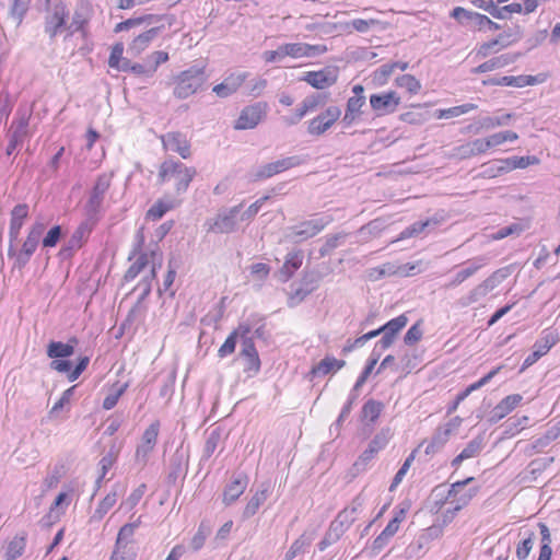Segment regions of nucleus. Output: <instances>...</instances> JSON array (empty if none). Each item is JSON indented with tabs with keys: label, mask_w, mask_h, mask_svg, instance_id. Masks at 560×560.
<instances>
[{
	"label": "nucleus",
	"mask_w": 560,
	"mask_h": 560,
	"mask_svg": "<svg viewBox=\"0 0 560 560\" xmlns=\"http://www.w3.org/2000/svg\"><path fill=\"white\" fill-rule=\"evenodd\" d=\"M196 175L197 170L195 167L170 158L159 165L158 184H172L174 191L180 195L187 191Z\"/></svg>",
	"instance_id": "obj_1"
},
{
	"label": "nucleus",
	"mask_w": 560,
	"mask_h": 560,
	"mask_svg": "<svg viewBox=\"0 0 560 560\" xmlns=\"http://www.w3.org/2000/svg\"><path fill=\"white\" fill-rule=\"evenodd\" d=\"M207 82L205 67L192 66L173 79L175 97L185 100L200 91Z\"/></svg>",
	"instance_id": "obj_2"
},
{
	"label": "nucleus",
	"mask_w": 560,
	"mask_h": 560,
	"mask_svg": "<svg viewBox=\"0 0 560 560\" xmlns=\"http://www.w3.org/2000/svg\"><path fill=\"white\" fill-rule=\"evenodd\" d=\"M511 273L510 267H503L492 272L488 278L472 288L468 294L457 300V305L460 307H468L481 299L486 298L489 292L495 289L504 279Z\"/></svg>",
	"instance_id": "obj_3"
},
{
	"label": "nucleus",
	"mask_w": 560,
	"mask_h": 560,
	"mask_svg": "<svg viewBox=\"0 0 560 560\" xmlns=\"http://www.w3.org/2000/svg\"><path fill=\"white\" fill-rule=\"evenodd\" d=\"M69 19V10L62 0H57L46 12L44 31L49 38H55L63 30H66Z\"/></svg>",
	"instance_id": "obj_4"
},
{
	"label": "nucleus",
	"mask_w": 560,
	"mask_h": 560,
	"mask_svg": "<svg viewBox=\"0 0 560 560\" xmlns=\"http://www.w3.org/2000/svg\"><path fill=\"white\" fill-rule=\"evenodd\" d=\"M268 104L266 102H257L245 106L234 122V129L246 130L253 129L266 117Z\"/></svg>",
	"instance_id": "obj_5"
},
{
	"label": "nucleus",
	"mask_w": 560,
	"mask_h": 560,
	"mask_svg": "<svg viewBox=\"0 0 560 560\" xmlns=\"http://www.w3.org/2000/svg\"><path fill=\"white\" fill-rule=\"evenodd\" d=\"M302 160L299 156H288L281 160L267 163L253 174V180H264L275 175L281 174L290 168L296 167L302 164Z\"/></svg>",
	"instance_id": "obj_6"
},
{
	"label": "nucleus",
	"mask_w": 560,
	"mask_h": 560,
	"mask_svg": "<svg viewBox=\"0 0 560 560\" xmlns=\"http://www.w3.org/2000/svg\"><path fill=\"white\" fill-rule=\"evenodd\" d=\"M43 231L44 224L40 222L33 224L30 229L28 234L25 241L23 242L20 252L15 255V264L20 268L24 267L28 262L31 256L36 250Z\"/></svg>",
	"instance_id": "obj_7"
},
{
	"label": "nucleus",
	"mask_w": 560,
	"mask_h": 560,
	"mask_svg": "<svg viewBox=\"0 0 560 560\" xmlns=\"http://www.w3.org/2000/svg\"><path fill=\"white\" fill-rule=\"evenodd\" d=\"M161 142L166 151L177 153L182 159L191 156V143L187 136L180 131H171L161 137Z\"/></svg>",
	"instance_id": "obj_8"
},
{
	"label": "nucleus",
	"mask_w": 560,
	"mask_h": 560,
	"mask_svg": "<svg viewBox=\"0 0 560 560\" xmlns=\"http://www.w3.org/2000/svg\"><path fill=\"white\" fill-rule=\"evenodd\" d=\"M388 431L382 430L369 443L368 448L352 464V470L355 472L363 471L374 456L383 450L388 443Z\"/></svg>",
	"instance_id": "obj_9"
},
{
	"label": "nucleus",
	"mask_w": 560,
	"mask_h": 560,
	"mask_svg": "<svg viewBox=\"0 0 560 560\" xmlns=\"http://www.w3.org/2000/svg\"><path fill=\"white\" fill-rule=\"evenodd\" d=\"M241 206H235L229 211L217 214L213 219L207 221V232L214 234H226L235 230L236 215L240 212Z\"/></svg>",
	"instance_id": "obj_10"
},
{
	"label": "nucleus",
	"mask_w": 560,
	"mask_h": 560,
	"mask_svg": "<svg viewBox=\"0 0 560 560\" xmlns=\"http://www.w3.org/2000/svg\"><path fill=\"white\" fill-rule=\"evenodd\" d=\"M341 116L338 106H329L325 112L310 120L307 131L311 135L319 136L327 131Z\"/></svg>",
	"instance_id": "obj_11"
},
{
	"label": "nucleus",
	"mask_w": 560,
	"mask_h": 560,
	"mask_svg": "<svg viewBox=\"0 0 560 560\" xmlns=\"http://www.w3.org/2000/svg\"><path fill=\"white\" fill-rule=\"evenodd\" d=\"M399 104L400 97L395 91L372 94L370 96L371 108L377 114V116L394 113Z\"/></svg>",
	"instance_id": "obj_12"
},
{
	"label": "nucleus",
	"mask_w": 560,
	"mask_h": 560,
	"mask_svg": "<svg viewBox=\"0 0 560 560\" xmlns=\"http://www.w3.org/2000/svg\"><path fill=\"white\" fill-rule=\"evenodd\" d=\"M337 70L332 68H324L317 71H307L301 78L302 81L317 90H324L337 82Z\"/></svg>",
	"instance_id": "obj_13"
},
{
	"label": "nucleus",
	"mask_w": 560,
	"mask_h": 560,
	"mask_svg": "<svg viewBox=\"0 0 560 560\" xmlns=\"http://www.w3.org/2000/svg\"><path fill=\"white\" fill-rule=\"evenodd\" d=\"M287 58L302 59L314 58L327 51V47L323 44L311 45L307 43H285L283 44Z\"/></svg>",
	"instance_id": "obj_14"
},
{
	"label": "nucleus",
	"mask_w": 560,
	"mask_h": 560,
	"mask_svg": "<svg viewBox=\"0 0 560 560\" xmlns=\"http://www.w3.org/2000/svg\"><path fill=\"white\" fill-rule=\"evenodd\" d=\"M248 74L247 72H233L225 79L212 88V92L220 98H225L236 93L244 84Z\"/></svg>",
	"instance_id": "obj_15"
},
{
	"label": "nucleus",
	"mask_w": 560,
	"mask_h": 560,
	"mask_svg": "<svg viewBox=\"0 0 560 560\" xmlns=\"http://www.w3.org/2000/svg\"><path fill=\"white\" fill-rule=\"evenodd\" d=\"M474 479H475L474 477H468L464 480L455 481L454 483H452V486L448 490L447 497H446V500L453 499L452 502H456L455 506L452 510V514H455L456 512L462 510L464 506H466L470 502V500L476 495L477 489H470L468 492H466L457 498L458 492L465 486H467L468 483L474 481Z\"/></svg>",
	"instance_id": "obj_16"
},
{
	"label": "nucleus",
	"mask_w": 560,
	"mask_h": 560,
	"mask_svg": "<svg viewBox=\"0 0 560 560\" xmlns=\"http://www.w3.org/2000/svg\"><path fill=\"white\" fill-rule=\"evenodd\" d=\"M474 479H475L474 477H468L464 480L455 481L454 483H452V486L448 490L447 497H446V500L453 499L452 502H456L455 506L452 510V514H455L456 512L462 510L464 506H466L470 502V500L476 495L477 489H470L468 492H466L457 498L458 492L465 486H467L468 483L474 481Z\"/></svg>",
	"instance_id": "obj_17"
},
{
	"label": "nucleus",
	"mask_w": 560,
	"mask_h": 560,
	"mask_svg": "<svg viewBox=\"0 0 560 560\" xmlns=\"http://www.w3.org/2000/svg\"><path fill=\"white\" fill-rule=\"evenodd\" d=\"M474 479H475L474 477H468L464 480L455 481L454 483H452V486L448 490L447 497H446V500L453 499L452 502H456L455 506L452 510V514H455L456 512L462 510L464 506H466L470 502V500L476 495L477 489H470L468 492H466L457 498L458 492L465 486H467L468 483L474 481Z\"/></svg>",
	"instance_id": "obj_18"
},
{
	"label": "nucleus",
	"mask_w": 560,
	"mask_h": 560,
	"mask_svg": "<svg viewBox=\"0 0 560 560\" xmlns=\"http://www.w3.org/2000/svg\"><path fill=\"white\" fill-rule=\"evenodd\" d=\"M474 479H475L474 477H468L464 480L455 481L454 483H452V486L448 490L447 497H446V500L453 499L452 502H456L455 506L452 510V514H455L456 512L462 510L464 506H466L470 502V500L476 495L477 489H470L468 492H466L457 498L458 492L465 486H467L468 483L474 481Z\"/></svg>",
	"instance_id": "obj_19"
},
{
	"label": "nucleus",
	"mask_w": 560,
	"mask_h": 560,
	"mask_svg": "<svg viewBox=\"0 0 560 560\" xmlns=\"http://www.w3.org/2000/svg\"><path fill=\"white\" fill-rule=\"evenodd\" d=\"M90 363L89 357H80L74 369H71V362L69 360H58L50 362V369L58 373H66L67 378L70 382L77 381L80 375L86 370Z\"/></svg>",
	"instance_id": "obj_20"
},
{
	"label": "nucleus",
	"mask_w": 560,
	"mask_h": 560,
	"mask_svg": "<svg viewBox=\"0 0 560 560\" xmlns=\"http://www.w3.org/2000/svg\"><path fill=\"white\" fill-rule=\"evenodd\" d=\"M27 545V533L21 530L16 533L12 538L8 539L3 547V557L5 560H16L21 558L26 549Z\"/></svg>",
	"instance_id": "obj_21"
},
{
	"label": "nucleus",
	"mask_w": 560,
	"mask_h": 560,
	"mask_svg": "<svg viewBox=\"0 0 560 560\" xmlns=\"http://www.w3.org/2000/svg\"><path fill=\"white\" fill-rule=\"evenodd\" d=\"M241 355L245 359L244 371L249 375H256L260 370V359L252 338L243 340Z\"/></svg>",
	"instance_id": "obj_22"
},
{
	"label": "nucleus",
	"mask_w": 560,
	"mask_h": 560,
	"mask_svg": "<svg viewBox=\"0 0 560 560\" xmlns=\"http://www.w3.org/2000/svg\"><path fill=\"white\" fill-rule=\"evenodd\" d=\"M327 222L323 219H311L291 228V235L296 241H304L317 235Z\"/></svg>",
	"instance_id": "obj_23"
},
{
	"label": "nucleus",
	"mask_w": 560,
	"mask_h": 560,
	"mask_svg": "<svg viewBox=\"0 0 560 560\" xmlns=\"http://www.w3.org/2000/svg\"><path fill=\"white\" fill-rule=\"evenodd\" d=\"M523 56V52H506L497 57H493L478 67L474 68V73H485L494 69H500L514 63L518 58Z\"/></svg>",
	"instance_id": "obj_24"
},
{
	"label": "nucleus",
	"mask_w": 560,
	"mask_h": 560,
	"mask_svg": "<svg viewBox=\"0 0 560 560\" xmlns=\"http://www.w3.org/2000/svg\"><path fill=\"white\" fill-rule=\"evenodd\" d=\"M523 397L520 394H512L504 397L490 412L489 422L497 423L503 419L508 413L515 409Z\"/></svg>",
	"instance_id": "obj_25"
},
{
	"label": "nucleus",
	"mask_w": 560,
	"mask_h": 560,
	"mask_svg": "<svg viewBox=\"0 0 560 560\" xmlns=\"http://www.w3.org/2000/svg\"><path fill=\"white\" fill-rule=\"evenodd\" d=\"M78 345V339L71 337L68 342L50 341L47 346V355L51 361L67 360L74 353V347Z\"/></svg>",
	"instance_id": "obj_26"
},
{
	"label": "nucleus",
	"mask_w": 560,
	"mask_h": 560,
	"mask_svg": "<svg viewBox=\"0 0 560 560\" xmlns=\"http://www.w3.org/2000/svg\"><path fill=\"white\" fill-rule=\"evenodd\" d=\"M95 221L86 220L81 222L71 234L68 241V248L71 250H78L84 246L88 242L92 231L94 230Z\"/></svg>",
	"instance_id": "obj_27"
},
{
	"label": "nucleus",
	"mask_w": 560,
	"mask_h": 560,
	"mask_svg": "<svg viewBox=\"0 0 560 560\" xmlns=\"http://www.w3.org/2000/svg\"><path fill=\"white\" fill-rule=\"evenodd\" d=\"M325 103V96L320 94H312L306 96L300 106L296 108L295 113L291 117L290 121L295 124L300 121L306 115L316 112L319 107H322Z\"/></svg>",
	"instance_id": "obj_28"
},
{
	"label": "nucleus",
	"mask_w": 560,
	"mask_h": 560,
	"mask_svg": "<svg viewBox=\"0 0 560 560\" xmlns=\"http://www.w3.org/2000/svg\"><path fill=\"white\" fill-rule=\"evenodd\" d=\"M303 259L304 257L302 250H292L288 253L284 258V262L279 270L280 279L283 282L290 280L293 275L302 267Z\"/></svg>",
	"instance_id": "obj_29"
},
{
	"label": "nucleus",
	"mask_w": 560,
	"mask_h": 560,
	"mask_svg": "<svg viewBox=\"0 0 560 560\" xmlns=\"http://www.w3.org/2000/svg\"><path fill=\"white\" fill-rule=\"evenodd\" d=\"M91 13L92 9L90 3L86 0H81L80 4L78 5L72 15V22L70 25V28H72V31L70 32V35L73 32L85 31L91 18Z\"/></svg>",
	"instance_id": "obj_30"
},
{
	"label": "nucleus",
	"mask_w": 560,
	"mask_h": 560,
	"mask_svg": "<svg viewBox=\"0 0 560 560\" xmlns=\"http://www.w3.org/2000/svg\"><path fill=\"white\" fill-rule=\"evenodd\" d=\"M159 432H160V422L156 420V421L152 422L143 432L142 439H141V444L137 448L138 455L139 454L147 455L154 448L156 441H158Z\"/></svg>",
	"instance_id": "obj_31"
},
{
	"label": "nucleus",
	"mask_w": 560,
	"mask_h": 560,
	"mask_svg": "<svg viewBox=\"0 0 560 560\" xmlns=\"http://www.w3.org/2000/svg\"><path fill=\"white\" fill-rule=\"evenodd\" d=\"M158 31L159 28L153 27L136 36L129 44L128 51L135 57L140 56L158 35Z\"/></svg>",
	"instance_id": "obj_32"
},
{
	"label": "nucleus",
	"mask_w": 560,
	"mask_h": 560,
	"mask_svg": "<svg viewBox=\"0 0 560 560\" xmlns=\"http://www.w3.org/2000/svg\"><path fill=\"white\" fill-rule=\"evenodd\" d=\"M28 215V206L26 203L16 205L11 211L9 234L16 238L23 226L24 220Z\"/></svg>",
	"instance_id": "obj_33"
},
{
	"label": "nucleus",
	"mask_w": 560,
	"mask_h": 560,
	"mask_svg": "<svg viewBox=\"0 0 560 560\" xmlns=\"http://www.w3.org/2000/svg\"><path fill=\"white\" fill-rule=\"evenodd\" d=\"M247 480L245 477L233 479L223 491V503L230 505L235 502L246 490Z\"/></svg>",
	"instance_id": "obj_34"
},
{
	"label": "nucleus",
	"mask_w": 560,
	"mask_h": 560,
	"mask_svg": "<svg viewBox=\"0 0 560 560\" xmlns=\"http://www.w3.org/2000/svg\"><path fill=\"white\" fill-rule=\"evenodd\" d=\"M346 362L342 360H337L332 357H326L319 363L314 365L310 373L313 377L324 376L330 373H336L341 368H343Z\"/></svg>",
	"instance_id": "obj_35"
},
{
	"label": "nucleus",
	"mask_w": 560,
	"mask_h": 560,
	"mask_svg": "<svg viewBox=\"0 0 560 560\" xmlns=\"http://www.w3.org/2000/svg\"><path fill=\"white\" fill-rule=\"evenodd\" d=\"M450 429H443L441 425L436 428L430 441H428L424 453L433 455L440 452L450 440Z\"/></svg>",
	"instance_id": "obj_36"
},
{
	"label": "nucleus",
	"mask_w": 560,
	"mask_h": 560,
	"mask_svg": "<svg viewBox=\"0 0 560 560\" xmlns=\"http://www.w3.org/2000/svg\"><path fill=\"white\" fill-rule=\"evenodd\" d=\"M118 499V493L116 491H112L107 493L95 508L91 521L100 522L104 518V516L114 508Z\"/></svg>",
	"instance_id": "obj_37"
},
{
	"label": "nucleus",
	"mask_w": 560,
	"mask_h": 560,
	"mask_svg": "<svg viewBox=\"0 0 560 560\" xmlns=\"http://www.w3.org/2000/svg\"><path fill=\"white\" fill-rule=\"evenodd\" d=\"M268 494H269V487H265L261 490L256 491L252 495L249 501L246 503L244 511H243V516L246 518L254 516L258 512L260 506L267 500Z\"/></svg>",
	"instance_id": "obj_38"
},
{
	"label": "nucleus",
	"mask_w": 560,
	"mask_h": 560,
	"mask_svg": "<svg viewBox=\"0 0 560 560\" xmlns=\"http://www.w3.org/2000/svg\"><path fill=\"white\" fill-rule=\"evenodd\" d=\"M415 110L400 114L399 119L410 125H422L430 119V113L421 104L411 105Z\"/></svg>",
	"instance_id": "obj_39"
},
{
	"label": "nucleus",
	"mask_w": 560,
	"mask_h": 560,
	"mask_svg": "<svg viewBox=\"0 0 560 560\" xmlns=\"http://www.w3.org/2000/svg\"><path fill=\"white\" fill-rule=\"evenodd\" d=\"M384 408L383 402L369 399L362 407L361 419L365 423H373L380 417Z\"/></svg>",
	"instance_id": "obj_40"
},
{
	"label": "nucleus",
	"mask_w": 560,
	"mask_h": 560,
	"mask_svg": "<svg viewBox=\"0 0 560 560\" xmlns=\"http://www.w3.org/2000/svg\"><path fill=\"white\" fill-rule=\"evenodd\" d=\"M140 525H141V516H139L137 518V521H135L132 523H127V524L122 525L118 530L115 542H119L120 545L122 544V545L131 546V544L133 542L135 533Z\"/></svg>",
	"instance_id": "obj_41"
},
{
	"label": "nucleus",
	"mask_w": 560,
	"mask_h": 560,
	"mask_svg": "<svg viewBox=\"0 0 560 560\" xmlns=\"http://www.w3.org/2000/svg\"><path fill=\"white\" fill-rule=\"evenodd\" d=\"M176 202L159 199L147 211V219L152 221L160 220L167 211L175 208Z\"/></svg>",
	"instance_id": "obj_42"
},
{
	"label": "nucleus",
	"mask_w": 560,
	"mask_h": 560,
	"mask_svg": "<svg viewBox=\"0 0 560 560\" xmlns=\"http://www.w3.org/2000/svg\"><path fill=\"white\" fill-rule=\"evenodd\" d=\"M382 353H383V351L377 349V347L375 346L373 351H372V353H371V355H370V358H369V360H368V363H366L364 370L362 371L361 375L358 377V380H357V382L354 384V389L360 388L365 383V381L368 380V377L372 373L373 369L377 364Z\"/></svg>",
	"instance_id": "obj_43"
},
{
	"label": "nucleus",
	"mask_w": 560,
	"mask_h": 560,
	"mask_svg": "<svg viewBox=\"0 0 560 560\" xmlns=\"http://www.w3.org/2000/svg\"><path fill=\"white\" fill-rule=\"evenodd\" d=\"M158 20V16L154 15V14H145V15H142V16H139V18H132V19H128L126 21H122V22H119L115 25V28H114V32L115 33H120V32H124V31H128L132 27H137V26H140L144 23H151L153 21H156Z\"/></svg>",
	"instance_id": "obj_44"
},
{
	"label": "nucleus",
	"mask_w": 560,
	"mask_h": 560,
	"mask_svg": "<svg viewBox=\"0 0 560 560\" xmlns=\"http://www.w3.org/2000/svg\"><path fill=\"white\" fill-rule=\"evenodd\" d=\"M408 317L401 314L381 326L382 334L396 339L397 334L407 325Z\"/></svg>",
	"instance_id": "obj_45"
},
{
	"label": "nucleus",
	"mask_w": 560,
	"mask_h": 560,
	"mask_svg": "<svg viewBox=\"0 0 560 560\" xmlns=\"http://www.w3.org/2000/svg\"><path fill=\"white\" fill-rule=\"evenodd\" d=\"M539 160L534 155L526 156H512L503 159V163L505 164L504 170H515V168H525L529 165L537 164Z\"/></svg>",
	"instance_id": "obj_46"
},
{
	"label": "nucleus",
	"mask_w": 560,
	"mask_h": 560,
	"mask_svg": "<svg viewBox=\"0 0 560 560\" xmlns=\"http://www.w3.org/2000/svg\"><path fill=\"white\" fill-rule=\"evenodd\" d=\"M476 108H477L476 104L466 103V104L454 106V107H450V108H446V109H438V110H435L434 116L438 119L457 117L459 115L466 114V113H468V112H470L472 109H476Z\"/></svg>",
	"instance_id": "obj_47"
},
{
	"label": "nucleus",
	"mask_w": 560,
	"mask_h": 560,
	"mask_svg": "<svg viewBox=\"0 0 560 560\" xmlns=\"http://www.w3.org/2000/svg\"><path fill=\"white\" fill-rule=\"evenodd\" d=\"M127 388H128V384L127 383H125V384H119V383L114 384L112 392L103 400V408L105 410L113 409L117 405L119 398L125 394Z\"/></svg>",
	"instance_id": "obj_48"
},
{
	"label": "nucleus",
	"mask_w": 560,
	"mask_h": 560,
	"mask_svg": "<svg viewBox=\"0 0 560 560\" xmlns=\"http://www.w3.org/2000/svg\"><path fill=\"white\" fill-rule=\"evenodd\" d=\"M523 37V30L520 25L515 24L509 27L503 33L499 34L500 45L502 48L510 46L512 43L518 42Z\"/></svg>",
	"instance_id": "obj_49"
},
{
	"label": "nucleus",
	"mask_w": 560,
	"mask_h": 560,
	"mask_svg": "<svg viewBox=\"0 0 560 560\" xmlns=\"http://www.w3.org/2000/svg\"><path fill=\"white\" fill-rule=\"evenodd\" d=\"M124 44L118 42L113 45L110 55L108 58V66L113 69L122 71L124 61H129V59L124 58Z\"/></svg>",
	"instance_id": "obj_50"
},
{
	"label": "nucleus",
	"mask_w": 560,
	"mask_h": 560,
	"mask_svg": "<svg viewBox=\"0 0 560 560\" xmlns=\"http://www.w3.org/2000/svg\"><path fill=\"white\" fill-rule=\"evenodd\" d=\"M137 551L132 546L115 542L109 560H135Z\"/></svg>",
	"instance_id": "obj_51"
},
{
	"label": "nucleus",
	"mask_w": 560,
	"mask_h": 560,
	"mask_svg": "<svg viewBox=\"0 0 560 560\" xmlns=\"http://www.w3.org/2000/svg\"><path fill=\"white\" fill-rule=\"evenodd\" d=\"M525 534L526 537L516 546V558L518 560H526L535 544V533L529 530Z\"/></svg>",
	"instance_id": "obj_52"
},
{
	"label": "nucleus",
	"mask_w": 560,
	"mask_h": 560,
	"mask_svg": "<svg viewBox=\"0 0 560 560\" xmlns=\"http://www.w3.org/2000/svg\"><path fill=\"white\" fill-rule=\"evenodd\" d=\"M512 114H504L500 117H482L479 120V127L476 128V132L479 131V129H491L497 126H506L509 125L510 119L512 118Z\"/></svg>",
	"instance_id": "obj_53"
},
{
	"label": "nucleus",
	"mask_w": 560,
	"mask_h": 560,
	"mask_svg": "<svg viewBox=\"0 0 560 560\" xmlns=\"http://www.w3.org/2000/svg\"><path fill=\"white\" fill-rule=\"evenodd\" d=\"M504 166H505V164L503 163V159L494 160L489 163H485L481 166L482 167L481 175L483 177H488V178H493V177L500 176V175L509 172V170H503V168H505Z\"/></svg>",
	"instance_id": "obj_54"
},
{
	"label": "nucleus",
	"mask_w": 560,
	"mask_h": 560,
	"mask_svg": "<svg viewBox=\"0 0 560 560\" xmlns=\"http://www.w3.org/2000/svg\"><path fill=\"white\" fill-rule=\"evenodd\" d=\"M148 257L147 254H141L135 262L127 269L124 278L127 282L133 281L140 272L147 267Z\"/></svg>",
	"instance_id": "obj_55"
},
{
	"label": "nucleus",
	"mask_w": 560,
	"mask_h": 560,
	"mask_svg": "<svg viewBox=\"0 0 560 560\" xmlns=\"http://www.w3.org/2000/svg\"><path fill=\"white\" fill-rule=\"evenodd\" d=\"M77 385H73L69 388H67L61 397L54 404V406L51 407L50 411H49V415L50 416H56L58 415V412H60L62 409L65 408H69L70 404H71V399L73 397V394H74V389H75Z\"/></svg>",
	"instance_id": "obj_56"
},
{
	"label": "nucleus",
	"mask_w": 560,
	"mask_h": 560,
	"mask_svg": "<svg viewBox=\"0 0 560 560\" xmlns=\"http://www.w3.org/2000/svg\"><path fill=\"white\" fill-rule=\"evenodd\" d=\"M435 224H436V222L435 221L433 222L431 220L417 221V222L412 223L411 225H409L408 228H406L400 233L399 238L405 240V238L417 236L420 233H422L428 226L435 225Z\"/></svg>",
	"instance_id": "obj_57"
},
{
	"label": "nucleus",
	"mask_w": 560,
	"mask_h": 560,
	"mask_svg": "<svg viewBox=\"0 0 560 560\" xmlns=\"http://www.w3.org/2000/svg\"><path fill=\"white\" fill-rule=\"evenodd\" d=\"M489 8L491 9V16L494 19H505V12L506 13H521L523 11V5L521 3L514 2L504 7L499 8L497 3L489 4Z\"/></svg>",
	"instance_id": "obj_58"
},
{
	"label": "nucleus",
	"mask_w": 560,
	"mask_h": 560,
	"mask_svg": "<svg viewBox=\"0 0 560 560\" xmlns=\"http://www.w3.org/2000/svg\"><path fill=\"white\" fill-rule=\"evenodd\" d=\"M396 84L400 88H405L411 94L418 93L421 89L420 81L411 74H402L397 77Z\"/></svg>",
	"instance_id": "obj_59"
},
{
	"label": "nucleus",
	"mask_w": 560,
	"mask_h": 560,
	"mask_svg": "<svg viewBox=\"0 0 560 560\" xmlns=\"http://www.w3.org/2000/svg\"><path fill=\"white\" fill-rule=\"evenodd\" d=\"M518 139V135L512 130L500 131L493 133L487 138L489 142V148L498 147L505 141H514Z\"/></svg>",
	"instance_id": "obj_60"
},
{
	"label": "nucleus",
	"mask_w": 560,
	"mask_h": 560,
	"mask_svg": "<svg viewBox=\"0 0 560 560\" xmlns=\"http://www.w3.org/2000/svg\"><path fill=\"white\" fill-rule=\"evenodd\" d=\"M483 447V436L477 435L474 438L466 447L460 452L466 459L477 456Z\"/></svg>",
	"instance_id": "obj_61"
},
{
	"label": "nucleus",
	"mask_w": 560,
	"mask_h": 560,
	"mask_svg": "<svg viewBox=\"0 0 560 560\" xmlns=\"http://www.w3.org/2000/svg\"><path fill=\"white\" fill-rule=\"evenodd\" d=\"M117 453L109 452L105 456H103L100 460V475L97 481L101 482L107 475V472L112 469L117 460Z\"/></svg>",
	"instance_id": "obj_62"
},
{
	"label": "nucleus",
	"mask_w": 560,
	"mask_h": 560,
	"mask_svg": "<svg viewBox=\"0 0 560 560\" xmlns=\"http://www.w3.org/2000/svg\"><path fill=\"white\" fill-rule=\"evenodd\" d=\"M308 545V540L304 536H300L298 539H295L288 551L285 552L284 559L285 560H293L299 555H302Z\"/></svg>",
	"instance_id": "obj_63"
},
{
	"label": "nucleus",
	"mask_w": 560,
	"mask_h": 560,
	"mask_svg": "<svg viewBox=\"0 0 560 560\" xmlns=\"http://www.w3.org/2000/svg\"><path fill=\"white\" fill-rule=\"evenodd\" d=\"M467 266L463 268V272L467 276V278L472 277L478 270H480L483 266L488 264V258L486 256H478L472 259H469L465 262Z\"/></svg>",
	"instance_id": "obj_64"
}]
</instances>
